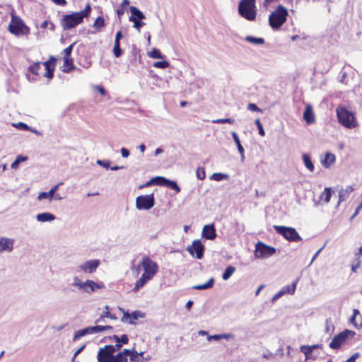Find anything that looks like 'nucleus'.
<instances>
[{
	"label": "nucleus",
	"instance_id": "nucleus-53",
	"mask_svg": "<svg viewBox=\"0 0 362 362\" xmlns=\"http://www.w3.org/2000/svg\"><path fill=\"white\" fill-rule=\"evenodd\" d=\"M361 266V260L360 259H357L356 260V263H354L351 267V270L353 272H356L358 268Z\"/></svg>",
	"mask_w": 362,
	"mask_h": 362
},
{
	"label": "nucleus",
	"instance_id": "nucleus-39",
	"mask_svg": "<svg viewBox=\"0 0 362 362\" xmlns=\"http://www.w3.org/2000/svg\"><path fill=\"white\" fill-rule=\"evenodd\" d=\"M296 283H293L291 285H288L282 288L285 293L293 294L296 290Z\"/></svg>",
	"mask_w": 362,
	"mask_h": 362
},
{
	"label": "nucleus",
	"instance_id": "nucleus-8",
	"mask_svg": "<svg viewBox=\"0 0 362 362\" xmlns=\"http://www.w3.org/2000/svg\"><path fill=\"white\" fill-rule=\"evenodd\" d=\"M121 347L119 343L115 346L106 345L103 348H100L98 352V362H112L113 358V354L116 351L117 349H119Z\"/></svg>",
	"mask_w": 362,
	"mask_h": 362
},
{
	"label": "nucleus",
	"instance_id": "nucleus-15",
	"mask_svg": "<svg viewBox=\"0 0 362 362\" xmlns=\"http://www.w3.org/2000/svg\"><path fill=\"white\" fill-rule=\"evenodd\" d=\"M100 265L98 259H91L86 261L84 264H81L80 269L86 273H93Z\"/></svg>",
	"mask_w": 362,
	"mask_h": 362
},
{
	"label": "nucleus",
	"instance_id": "nucleus-6",
	"mask_svg": "<svg viewBox=\"0 0 362 362\" xmlns=\"http://www.w3.org/2000/svg\"><path fill=\"white\" fill-rule=\"evenodd\" d=\"M11 20L8 26V31L15 35H27L30 33V28L27 27L22 19L16 16L13 12L11 13Z\"/></svg>",
	"mask_w": 362,
	"mask_h": 362
},
{
	"label": "nucleus",
	"instance_id": "nucleus-20",
	"mask_svg": "<svg viewBox=\"0 0 362 362\" xmlns=\"http://www.w3.org/2000/svg\"><path fill=\"white\" fill-rule=\"evenodd\" d=\"M63 65L62 71L64 73H69L74 70L75 66L74 64V60L71 57H63Z\"/></svg>",
	"mask_w": 362,
	"mask_h": 362
},
{
	"label": "nucleus",
	"instance_id": "nucleus-1",
	"mask_svg": "<svg viewBox=\"0 0 362 362\" xmlns=\"http://www.w3.org/2000/svg\"><path fill=\"white\" fill-rule=\"evenodd\" d=\"M140 265L144 269V273L141 277L136 280L134 286L132 288L134 292L138 291L140 288L144 287L147 282L151 280L154 276L158 273L159 267L158 264L153 261L148 256L145 255L142 257Z\"/></svg>",
	"mask_w": 362,
	"mask_h": 362
},
{
	"label": "nucleus",
	"instance_id": "nucleus-25",
	"mask_svg": "<svg viewBox=\"0 0 362 362\" xmlns=\"http://www.w3.org/2000/svg\"><path fill=\"white\" fill-rule=\"evenodd\" d=\"M335 161V156L331 153H327L322 164L325 168H329Z\"/></svg>",
	"mask_w": 362,
	"mask_h": 362
},
{
	"label": "nucleus",
	"instance_id": "nucleus-48",
	"mask_svg": "<svg viewBox=\"0 0 362 362\" xmlns=\"http://www.w3.org/2000/svg\"><path fill=\"white\" fill-rule=\"evenodd\" d=\"M114 338L117 342H121L122 344H127L129 341V339L126 334H122L121 337H118L117 336L115 335Z\"/></svg>",
	"mask_w": 362,
	"mask_h": 362
},
{
	"label": "nucleus",
	"instance_id": "nucleus-11",
	"mask_svg": "<svg viewBox=\"0 0 362 362\" xmlns=\"http://www.w3.org/2000/svg\"><path fill=\"white\" fill-rule=\"evenodd\" d=\"M276 252V249L273 247L259 242L256 244L255 256L257 258H267L272 256Z\"/></svg>",
	"mask_w": 362,
	"mask_h": 362
},
{
	"label": "nucleus",
	"instance_id": "nucleus-51",
	"mask_svg": "<svg viewBox=\"0 0 362 362\" xmlns=\"http://www.w3.org/2000/svg\"><path fill=\"white\" fill-rule=\"evenodd\" d=\"M247 109L253 112H262V110L255 103H249L247 105Z\"/></svg>",
	"mask_w": 362,
	"mask_h": 362
},
{
	"label": "nucleus",
	"instance_id": "nucleus-22",
	"mask_svg": "<svg viewBox=\"0 0 362 362\" xmlns=\"http://www.w3.org/2000/svg\"><path fill=\"white\" fill-rule=\"evenodd\" d=\"M59 185L60 184L56 185L53 186L51 188V189L49 192H43L40 193L38 197H37V199L39 200H42L43 199H49L51 200L52 197H53V195L54 194V193L58 189Z\"/></svg>",
	"mask_w": 362,
	"mask_h": 362
},
{
	"label": "nucleus",
	"instance_id": "nucleus-59",
	"mask_svg": "<svg viewBox=\"0 0 362 362\" xmlns=\"http://www.w3.org/2000/svg\"><path fill=\"white\" fill-rule=\"evenodd\" d=\"M131 361H136V358L139 356V354L136 351H131L130 355Z\"/></svg>",
	"mask_w": 362,
	"mask_h": 362
},
{
	"label": "nucleus",
	"instance_id": "nucleus-32",
	"mask_svg": "<svg viewBox=\"0 0 362 362\" xmlns=\"http://www.w3.org/2000/svg\"><path fill=\"white\" fill-rule=\"evenodd\" d=\"M214 279H210L207 282L204 284H199L193 286L194 289L196 290H204L209 288H211L214 285Z\"/></svg>",
	"mask_w": 362,
	"mask_h": 362
},
{
	"label": "nucleus",
	"instance_id": "nucleus-28",
	"mask_svg": "<svg viewBox=\"0 0 362 362\" xmlns=\"http://www.w3.org/2000/svg\"><path fill=\"white\" fill-rule=\"evenodd\" d=\"M332 196V189L329 187H326L321 193L320 199L323 200L325 203H329Z\"/></svg>",
	"mask_w": 362,
	"mask_h": 362
},
{
	"label": "nucleus",
	"instance_id": "nucleus-55",
	"mask_svg": "<svg viewBox=\"0 0 362 362\" xmlns=\"http://www.w3.org/2000/svg\"><path fill=\"white\" fill-rule=\"evenodd\" d=\"M357 315H359V311L357 309H354L353 311V316L351 318V322L356 327V324L355 323L356 317Z\"/></svg>",
	"mask_w": 362,
	"mask_h": 362
},
{
	"label": "nucleus",
	"instance_id": "nucleus-23",
	"mask_svg": "<svg viewBox=\"0 0 362 362\" xmlns=\"http://www.w3.org/2000/svg\"><path fill=\"white\" fill-rule=\"evenodd\" d=\"M37 220L40 222L51 221L55 219V216L52 214L45 212L37 215Z\"/></svg>",
	"mask_w": 362,
	"mask_h": 362
},
{
	"label": "nucleus",
	"instance_id": "nucleus-61",
	"mask_svg": "<svg viewBox=\"0 0 362 362\" xmlns=\"http://www.w3.org/2000/svg\"><path fill=\"white\" fill-rule=\"evenodd\" d=\"M151 185H155V180H153V178L150 180L148 182H147L145 185H141L139 187L140 189L150 186Z\"/></svg>",
	"mask_w": 362,
	"mask_h": 362
},
{
	"label": "nucleus",
	"instance_id": "nucleus-34",
	"mask_svg": "<svg viewBox=\"0 0 362 362\" xmlns=\"http://www.w3.org/2000/svg\"><path fill=\"white\" fill-rule=\"evenodd\" d=\"M41 69V64L40 62H35L34 64H33L29 68H28V70L29 71L33 74H35V75H37L38 76L40 74H39V71Z\"/></svg>",
	"mask_w": 362,
	"mask_h": 362
},
{
	"label": "nucleus",
	"instance_id": "nucleus-64",
	"mask_svg": "<svg viewBox=\"0 0 362 362\" xmlns=\"http://www.w3.org/2000/svg\"><path fill=\"white\" fill-rule=\"evenodd\" d=\"M49 21H44L42 23H41V25H40V28L42 29H46L47 28H48V25H49Z\"/></svg>",
	"mask_w": 362,
	"mask_h": 362
},
{
	"label": "nucleus",
	"instance_id": "nucleus-63",
	"mask_svg": "<svg viewBox=\"0 0 362 362\" xmlns=\"http://www.w3.org/2000/svg\"><path fill=\"white\" fill-rule=\"evenodd\" d=\"M53 2H54L57 5L60 6H65L66 4V0H52Z\"/></svg>",
	"mask_w": 362,
	"mask_h": 362
},
{
	"label": "nucleus",
	"instance_id": "nucleus-18",
	"mask_svg": "<svg viewBox=\"0 0 362 362\" xmlns=\"http://www.w3.org/2000/svg\"><path fill=\"white\" fill-rule=\"evenodd\" d=\"M303 119L308 124H310L315 122V118L313 111L312 106L308 105L303 112Z\"/></svg>",
	"mask_w": 362,
	"mask_h": 362
},
{
	"label": "nucleus",
	"instance_id": "nucleus-14",
	"mask_svg": "<svg viewBox=\"0 0 362 362\" xmlns=\"http://www.w3.org/2000/svg\"><path fill=\"white\" fill-rule=\"evenodd\" d=\"M57 59L53 56H50L49 59L42 63L45 68V72L43 74V76L51 79L53 78L54 71L56 67Z\"/></svg>",
	"mask_w": 362,
	"mask_h": 362
},
{
	"label": "nucleus",
	"instance_id": "nucleus-10",
	"mask_svg": "<svg viewBox=\"0 0 362 362\" xmlns=\"http://www.w3.org/2000/svg\"><path fill=\"white\" fill-rule=\"evenodd\" d=\"M155 204L153 194L140 195L136 199V206L139 210H148Z\"/></svg>",
	"mask_w": 362,
	"mask_h": 362
},
{
	"label": "nucleus",
	"instance_id": "nucleus-44",
	"mask_svg": "<svg viewBox=\"0 0 362 362\" xmlns=\"http://www.w3.org/2000/svg\"><path fill=\"white\" fill-rule=\"evenodd\" d=\"M197 177L201 180H203L206 177V173L204 168L199 167L196 171Z\"/></svg>",
	"mask_w": 362,
	"mask_h": 362
},
{
	"label": "nucleus",
	"instance_id": "nucleus-7",
	"mask_svg": "<svg viewBox=\"0 0 362 362\" xmlns=\"http://www.w3.org/2000/svg\"><path fill=\"white\" fill-rule=\"evenodd\" d=\"M273 228L278 234L282 235L286 240L290 242H298L302 240V238L294 228L276 225H274Z\"/></svg>",
	"mask_w": 362,
	"mask_h": 362
},
{
	"label": "nucleus",
	"instance_id": "nucleus-46",
	"mask_svg": "<svg viewBox=\"0 0 362 362\" xmlns=\"http://www.w3.org/2000/svg\"><path fill=\"white\" fill-rule=\"evenodd\" d=\"M214 123H217V124H225V123H228V124H234L235 122V120L232 118H226V119H217L216 120H214L213 121Z\"/></svg>",
	"mask_w": 362,
	"mask_h": 362
},
{
	"label": "nucleus",
	"instance_id": "nucleus-35",
	"mask_svg": "<svg viewBox=\"0 0 362 362\" xmlns=\"http://www.w3.org/2000/svg\"><path fill=\"white\" fill-rule=\"evenodd\" d=\"M148 56L153 59H163L164 57L162 55L159 49L153 48L148 53Z\"/></svg>",
	"mask_w": 362,
	"mask_h": 362
},
{
	"label": "nucleus",
	"instance_id": "nucleus-29",
	"mask_svg": "<svg viewBox=\"0 0 362 362\" xmlns=\"http://www.w3.org/2000/svg\"><path fill=\"white\" fill-rule=\"evenodd\" d=\"M231 134H232V136H233V139L234 141L235 142V144L237 145L238 151L241 154L242 157L244 158V148H243V146L240 144V141L239 139V137H238L237 133L235 132H233L231 133Z\"/></svg>",
	"mask_w": 362,
	"mask_h": 362
},
{
	"label": "nucleus",
	"instance_id": "nucleus-57",
	"mask_svg": "<svg viewBox=\"0 0 362 362\" xmlns=\"http://www.w3.org/2000/svg\"><path fill=\"white\" fill-rule=\"evenodd\" d=\"M121 154L123 158H127L129 156V151L125 148H122Z\"/></svg>",
	"mask_w": 362,
	"mask_h": 362
},
{
	"label": "nucleus",
	"instance_id": "nucleus-52",
	"mask_svg": "<svg viewBox=\"0 0 362 362\" xmlns=\"http://www.w3.org/2000/svg\"><path fill=\"white\" fill-rule=\"evenodd\" d=\"M107 317H110V312L109 306L106 305L105 307V311L100 315V318H107Z\"/></svg>",
	"mask_w": 362,
	"mask_h": 362
},
{
	"label": "nucleus",
	"instance_id": "nucleus-40",
	"mask_svg": "<svg viewBox=\"0 0 362 362\" xmlns=\"http://www.w3.org/2000/svg\"><path fill=\"white\" fill-rule=\"evenodd\" d=\"M153 180H155V185L166 186L168 180L163 177H156L153 178Z\"/></svg>",
	"mask_w": 362,
	"mask_h": 362
},
{
	"label": "nucleus",
	"instance_id": "nucleus-50",
	"mask_svg": "<svg viewBox=\"0 0 362 362\" xmlns=\"http://www.w3.org/2000/svg\"><path fill=\"white\" fill-rule=\"evenodd\" d=\"M15 127L23 130H30V127L23 122H18L13 124Z\"/></svg>",
	"mask_w": 362,
	"mask_h": 362
},
{
	"label": "nucleus",
	"instance_id": "nucleus-38",
	"mask_svg": "<svg viewBox=\"0 0 362 362\" xmlns=\"http://www.w3.org/2000/svg\"><path fill=\"white\" fill-rule=\"evenodd\" d=\"M123 53L122 49L120 48V43L114 42L113 54L115 57H119Z\"/></svg>",
	"mask_w": 362,
	"mask_h": 362
},
{
	"label": "nucleus",
	"instance_id": "nucleus-17",
	"mask_svg": "<svg viewBox=\"0 0 362 362\" xmlns=\"http://www.w3.org/2000/svg\"><path fill=\"white\" fill-rule=\"evenodd\" d=\"M144 315L139 311H134L131 314L127 312H124L122 317V322H128L129 324H136L139 317H144Z\"/></svg>",
	"mask_w": 362,
	"mask_h": 362
},
{
	"label": "nucleus",
	"instance_id": "nucleus-16",
	"mask_svg": "<svg viewBox=\"0 0 362 362\" xmlns=\"http://www.w3.org/2000/svg\"><path fill=\"white\" fill-rule=\"evenodd\" d=\"M202 235L207 240H214L216 238V232L214 225L209 224L204 226L202 228Z\"/></svg>",
	"mask_w": 362,
	"mask_h": 362
},
{
	"label": "nucleus",
	"instance_id": "nucleus-41",
	"mask_svg": "<svg viewBox=\"0 0 362 362\" xmlns=\"http://www.w3.org/2000/svg\"><path fill=\"white\" fill-rule=\"evenodd\" d=\"M173 190H175L177 193L180 192V187L178 186V185L175 181L169 180L168 181V183L166 184V186Z\"/></svg>",
	"mask_w": 362,
	"mask_h": 362
},
{
	"label": "nucleus",
	"instance_id": "nucleus-62",
	"mask_svg": "<svg viewBox=\"0 0 362 362\" xmlns=\"http://www.w3.org/2000/svg\"><path fill=\"white\" fill-rule=\"evenodd\" d=\"M74 285L78 286L80 288H83L85 290V287H86L85 282H81V281L74 282Z\"/></svg>",
	"mask_w": 362,
	"mask_h": 362
},
{
	"label": "nucleus",
	"instance_id": "nucleus-47",
	"mask_svg": "<svg viewBox=\"0 0 362 362\" xmlns=\"http://www.w3.org/2000/svg\"><path fill=\"white\" fill-rule=\"evenodd\" d=\"M211 177L216 180V181H221L225 178L227 177V175H224L223 173H214L212 175H211Z\"/></svg>",
	"mask_w": 362,
	"mask_h": 362
},
{
	"label": "nucleus",
	"instance_id": "nucleus-26",
	"mask_svg": "<svg viewBox=\"0 0 362 362\" xmlns=\"http://www.w3.org/2000/svg\"><path fill=\"white\" fill-rule=\"evenodd\" d=\"M86 287H85V291L88 293H91L94 291L95 289L100 288L102 286H100L98 284L94 282L92 280H87L85 282Z\"/></svg>",
	"mask_w": 362,
	"mask_h": 362
},
{
	"label": "nucleus",
	"instance_id": "nucleus-30",
	"mask_svg": "<svg viewBox=\"0 0 362 362\" xmlns=\"http://www.w3.org/2000/svg\"><path fill=\"white\" fill-rule=\"evenodd\" d=\"M303 159L305 167L310 171L313 172L315 167L310 157L308 155L303 154Z\"/></svg>",
	"mask_w": 362,
	"mask_h": 362
},
{
	"label": "nucleus",
	"instance_id": "nucleus-33",
	"mask_svg": "<svg viewBox=\"0 0 362 362\" xmlns=\"http://www.w3.org/2000/svg\"><path fill=\"white\" fill-rule=\"evenodd\" d=\"M235 267L233 266H228L224 271L222 278L223 280H228L231 275L235 272Z\"/></svg>",
	"mask_w": 362,
	"mask_h": 362
},
{
	"label": "nucleus",
	"instance_id": "nucleus-5",
	"mask_svg": "<svg viewBox=\"0 0 362 362\" xmlns=\"http://www.w3.org/2000/svg\"><path fill=\"white\" fill-rule=\"evenodd\" d=\"M238 11L245 19L250 21H255L257 16L256 0H240Z\"/></svg>",
	"mask_w": 362,
	"mask_h": 362
},
{
	"label": "nucleus",
	"instance_id": "nucleus-2",
	"mask_svg": "<svg viewBox=\"0 0 362 362\" xmlns=\"http://www.w3.org/2000/svg\"><path fill=\"white\" fill-rule=\"evenodd\" d=\"M90 10V6L88 4L83 10L79 12L64 15L61 22L63 29L70 30L81 23L83 18L89 16Z\"/></svg>",
	"mask_w": 362,
	"mask_h": 362
},
{
	"label": "nucleus",
	"instance_id": "nucleus-36",
	"mask_svg": "<svg viewBox=\"0 0 362 362\" xmlns=\"http://www.w3.org/2000/svg\"><path fill=\"white\" fill-rule=\"evenodd\" d=\"M246 40L252 44L262 45L264 43V40L262 37H255L252 36H247Z\"/></svg>",
	"mask_w": 362,
	"mask_h": 362
},
{
	"label": "nucleus",
	"instance_id": "nucleus-13",
	"mask_svg": "<svg viewBox=\"0 0 362 362\" xmlns=\"http://www.w3.org/2000/svg\"><path fill=\"white\" fill-rule=\"evenodd\" d=\"M323 345L321 344H314L312 346L302 345L300 351L304 354L305 360H315L318 357V354H313L315 349H322Z\"/></svg>",
	"mask_w": 362,
	"mask_h": 362
},
{
	"label": "nucleus",
	"instance_id": "nucleus-42",
	"mask_svg": "<svg viewBox=\"0 0 362 362\" xmlns=\"http://www.w3.org/2000/svg\"><path fill=\"white\" fill-rule=\"evenodd\" d=\"M170 66V64L167 61H158L153 63V66L158 69H165Z\"/></svg>",
	"mask_w": 362,
	"mask_h": 362
},
{
	"label": "nucleus",
	"instance_id": "nucleus-12",
	"mask_svg": "<svg viewBox=\"0 0 362 362\" xmlns=\"http://www.w3.org/2000/svg\"><path fill=\"white\" fill-rule=\"evenodd\" d=\"M187 250L192 257L199 259L204 256V246L200 240H195L187 246Z\"/></svg>",
	"mask_w": 362,
	"mask_h": 362
},
{
	"label": "nucleus",
	"instance_id": "nucleus-58",
	"mask_svg": "<svg viewBox=\"0 0 362 362\" xmlns=\"http://www.w3.org/2000/svg\"><path fill=\"white\" fill-rule=\"evenodd\" d=\"M20 158H21V156H18L16 159L15 160V161L11 164V168H17L18 165H19V163H20Z\"/></svg>",
	"mask_w": 362,
	"mask_h": 362
},
{
	"label": "nucleus",
	"instance_id": "nucleus-3",
	"mask_svg": "<svg viewBox=\"0 0 362 362\" xmlns=\"http://www.w3.org/2000/svg\"><path fill=\"white\" fill-rule=\"evenodd\" d=\"M338 122L345 128L354 129L358 126L355 113L349 110L345 106L339 105L336 108Z\"/></svg>",
	"mask_w": 362,
	"mask_h": 362
},
{
	"label": "nucleus",
	"instance_id": "nucleus-9",
	"mask_svg": "<svg viewBox=\"0 0 362 362\" xmlns=\"http://www.w3.org/2000/svg\"><path fill=\"white\" fill-rule=\"evenodd\" d=\"M355 332L345 329L334 337L329 346L332 349H338L348 339H351L355 335Z\"/></svg>",
	"mask_w": 362,
	"mask_h": 362
},
{
	"label": "nucleus",
	"instance_id": "nucleus-27",
	"mask_svg": "<svg viewBox=\"0 0 362 362\" xmlns=\"http://www.w3.org/2000/svg\"><path fill=\"white\" fill-rule=\"evenodd\" d=\"M92 334L90 327H86L83 329L78 330L75 332L73 340L76 341L79 339L81 337H83L86 334Z\"/></svg>",
	"mask_w": 362,
	"mask_h": 362
},
{
	"label": "nucleus",
	"instance_id": "nucleus-54",
	"mask_svg": "<svg viewBox=\"0 0 362 362\" xmlns=\"http://www.w3.org/2000/svg\"><path fill=\"white\" fill-rule=\"evenodd\" d=\"M85 348V345L82 346L81 347H80L79 349H78L76 350V351L74 353L72 358H71V362H74L75 360H76V356L82 351V350Z\"/></svg>",
	"mask_w": 362,
	"mask_h": 362
},
{
	"label": "nucleus",
	"instance_id": "nucleus-56",
	"mask_svg": "<svg viewBox=\"0 0 362 362\" xmlns=\"http://www.w3.org/2000/svg\"><path fill=\"white\" fill-rule=\"evenodd\" d=\"M123 37V35L121 30L117 32L115 39V42L119 43L120 40Z\"/></svg>",
	"mask_w": 362,
	"mask_h": 362
},
{
	"label": "nucleus",
	"instance_id": "nucleus-43",
	"mask_svg": "<svg viewBox=\"0 0 362 362\" xmlns=\"http://www.w3.org/2000/svg\"><path fill=\"white\" fill-rule=\"evenodd\" d=\"M129 21L134 23V28H136V30H138L139 31L140 30L141 28L143 25H144V22H142L141 21L136 20V19H134V17H129Z\"/></svg>",
	"mask_w": 362,
	"mask_h": 362
},
{
	"label": "nucleus",
	"instance_id": "nucleus-49",
	"mask_svg": "<svg viewBox=\"0 0 362 362\" xmlns=\"http://www.w3.org/2000/svg\"><path fill=\"white\" fill-rule=\"evenodd\" d=\"M255 124L258 128V130H259V134L261 135V136H264L265 135V132H264V128H263V126L259 120V119H257L255 120Z\"/></svg>",
	"mask_w": 362,
	"mask_h": 362
},
{
	"label": "nucleus",
	"instance_id": "nucleus-4",
	"mask_svg": "<svg viewBox=\"0 0 362 362\" xmlns=\"http://www.w3.org/2000/svg\"><path fill=\"white\" fill-rule=\"evenodd\" d=\"M288 16L287 8L281 4L269 16V25L273 30H279L286 22Z\"/></svg>",
	"mask_w": 362,
	"mask_h": 362
},
{
	"label": "nucleus",
	"instance_id": "nucleus-21",
	"mask_svg": "<svg viewBox=\"0 0 362 362\" xmlns=\"http://www.w3.org/2000/svg\"><path fill=\"white\" fill-rule=\"evenodd\" d=\"M131 350L124 349L119 352L116 356H113L112 362H127V356L130 355Z\"/></svg>",
	"mask_w": 362,
	"mask_h": 362
},
{
	"label": "nucleus",
	"instance_id": "nucleus-19",
	"mask_svg": "<svg viewBox=\"0 0 362 362\" xmlns=\"http://www.w3.org/2000/svg\"><path fill=\"white\" fill-rule=\"evenodd\" d=\"M13 247V240L10 238H0V252L11 251Z\"/></svg>",
	"mask_w": 362,
	"mask_h": 362
},
{
	"label": "nucleus",
	"instance_id": "nucleus-37",
	"mask_svg": "<svg viewBox=\"0 0 362 362\" xmlns=\"http://www.w3.org/2000/svg\"><path fill=\"white\" fill-rule=\"evenodd\" d=\"M105 25V19L102 16H98L94 23H93V27L97 29V30H99L101 28H103V26Z\"/></svg>",
	"mask_w": 362,
	"mask_h": 362
},
{
	"label": "nucleus",
	"instance_id": "nucleus-45",
	"mask_svg": "<svg viewBox=\"0 0 362 362\" xmlns=\"http://www.w3.org/2000/svg\"><path fill=\"white\" fill-rule=\"evenodd\" d=\"M74 45H75V42H73L72 44H71L69 47H67L62 51L63 57H71V54Z\"/></svg>",
	"mask_w": 362,
	"mask_h": 362
},
{
	"label": "nucleus",
	"instance_id": "nucleus-31",
	"mask_svg": "<svg viewBox=\"0 0 362 362\" xmlns=\"http://www.w3.org/2000/svg\"><path fill=\"white\" fill-rule=\"evenodd\" d=\"M90 329H91L92 334H93V333L101 332L103 331L111 330V329H112V327L110 325H105V326L96 325V326L90 327Z\"/></svg>",
	"mask_w": 362,
	"mask_h": 362
},
{
	"label": "nucleus",
	"instance_id": "nucleus-24",
	"mask_svg": "<svg viewBox=\"0 0 362 362\" xmlns=\"http://www.w3.org/2000/svg\"><path fill=\"white\" fill-rule=\"evenodd\" d=\"M129 9L132 13V16L130 17H134V19L138 21H142L146 18L144 14L136 7L132 6H130Z\"/></svg>",
	"mask_w": 362,
	"mask_h": 362
},
{
	"label": "nucleus",
	"instance_id": "nucleus-60",
	"mask_svg": "<svg viewBox=\"0 0 362 362\" xmlns=\"http://www.w3.org/2000/svg\"><path fill=\"white\" fill-rule=\"evenodd\" d=\"M223 338V335H221V334H215V335H212V336H209L208 339L209 340H211V339H215V340H219Z\"/></svg>",
	"mask_w": 362,
	"mask_h": 362
}]
</instances>
